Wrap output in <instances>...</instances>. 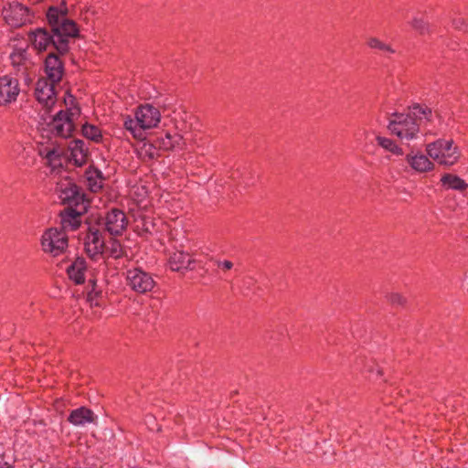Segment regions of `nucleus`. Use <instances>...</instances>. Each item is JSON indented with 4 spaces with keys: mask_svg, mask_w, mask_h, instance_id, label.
<instances>
[{
    "mask_svg": "<svg viewBox=\"0 0 468 468\" xmlns=\"http://www.w3.org/2000/svg\"><path fill=\"white\" fill-rule=\"evenodd\" d=\"M66 109L58 111L51 122L52 133L62 138H69L75 131V121L80 115V109L75 103V98L69 93L64 97Z\"/></svg>",
    "mask_w": 468,
    "mask_h": 468,
    "instance_id": "nucleus-3",
    "label": "nucleus"
},
{
    "mask_svg": "<svg viewBox=\"0 0 468 468\" xmlns=\"http://www.w3.org/2000/svg\"><path fill=\"white\" fill-rule=\"evenodd\" d=\"M367 46L371 49H376L384 53L393 54L395 50L393 48L376 37H370L367 39Z\"/></svg>",
    "mask_w": 468,
    "mask_h": 468,
    "instance_id": "nucleus-31",
    "label": "nucleus"
},
{
    "mask_svg": "<svg viewBox=\"0 0 468 468\" xmlns=\"http://www.w3.org/2000/svg\"><path fill=\"white\" fill-rule=\"evenodd\" d=\"M431 110L427 106L414 105L410 112L393 113L389 117L388 129L400 140H413L420 133L422 119L431 120Z\"/></svg>",
    "mask_w": 468,
    "mask_h": 468,
    "instance_id": "nucleus-1",
    "label": "nucleus"
},
{
    "mask_svg": "<svg viewBox=\"0 0 468 468\" xmlns=\"http://www.w3.org/2000/svg\"><path fill=\"white\" fill-rule=\"evenodd\" d=\"M409 165L417 173H426L433 170L434 164L421 153H410L405 157Z\"/></svg>",
    "mask_w": 468,
    "mask_h": 468,
    "instance_id": "nucleus-20",
    "label": "nucleus"
},
{
    "mask_svg": "<svg viewBox=\"0 0 468 468\" xmlns=\"http://www.w3.org/2000/svg\"><path fill=\"white\" fill-rule=\"evenodd\" d=\"M141 154L147 156L149 159H154L157 156L156 147L152 144H144L141 148Z\"/></svg>",
    "mask_w": 468,
    "mask_h": 468,
    "instance_id": "nucleus-35",
    "label": "nucleus"
},
{
    "mask_svg": "<svg viewBox=\"0 0 468 468\" xmlns=\"http://www.w3.org/2000/svg\"><path fill=\"white\" fill-rule=\"evenodd\" d=\"M410 27L420 35H428L431 32L430 23L420 16H415L410 22Z\"/></svg>",
    "mask_w": 468,
    "mask_h": 468,
    "instance_id": "nucleus-30",
    "label": "nucleus"
},
{
    "mask_svg": "<svg viewBox=\"0 0 468 468\" xmlns=\"http://www.w3.org/2000/svg\"><path fill=\"white\" fill-rule=\"evenodd\" d=\"M2 16L5 22L11 27L19 28L34 23L36 12L17 1L4 5Z\"/></svg>",
    "mask_w": 468,
    "mask_h": 468,
    "instance_id": "nucleus-5",
    "label": "nucleus"
},
{
    "mask_svg": "<svg viewBox=\"0 0 468 468\" xmlns=\"http://www.w3.org/2000/svg\"><path fill=\"white\" fill-rule=\"evenodd\" d=\"M426 152L439 165L451 166L456 164L461 156L458 147L452 140H437L427 144Z\"/></svg>",
    "mask_w": 468,
    "mask_h": 468,
    "instance_id": "nucleus-4",
    "label": "nucleus"
},
{
    "mask_svg": "<svg viewBox=\"0 0 468 468\" xmlns=\"http://www.w3.org/2000/svg\"><path fill=\"white\" fill-rule=\"evenodd\" d=\"M156 145L165 151L183 149L186 145L184 137L178 133L166 132L156 140Z\"/></svg>",
    "mask_w": 468,
    "mask_h": 468,
    "instance_id": "nucleus-19",
    "label": "nucleus"
},
{
    "mask_svg": "<svg viewBox=\"0 0 468 468\" xmlns=\"http://www.w3.org/2000/svg\"><path fill=\"white\" fill-rule=\"evenodd\" d=\"M126 284L134 292L144 294L152 292L156 282L152 273L145 271L140 267L127 270Z\"/></svg>",
    "mask_w": 468,
    "mask_h": 468,
    "instance_id": "nucleus-10",
    "label": "nucleus"
},
{
    "mask_svg": "<svg viewBox=\"0 0 468 468\" xmlns=\"http://www.w3.org/2000/svg\"><path fill=\"white\" fill-rule=\"evenodd\" d=\"M56 191L63 204H68L69 207H80L81 210H87L90 201L72 180H61L57 184Z\"/></svg>",
    "mask_w": 468,
    "mask_h": 468,
    "instance_id": "nucleus-6",
    "label": "nucleus"
},
{
    "mask_svg": "<svg viewBox=\"0 0 468 468\" xmlns=\"http://www.w3.org/2000/svg\"><path fill=\"white\" fill-rule=\"evenodd\" d=\"M68 8L63 2L60 6H50L47 12V19L54 33L56 49L64 54L69 49V38L78 35L79 29L76 23L67 17Z\"/></svg>",
    "mask_w": 468,
    "mask_h": 468,
    "instance_id": "nucleus-2",
    "label": "nucleus"
},
{
    "mask_svg": "<svg viewBox=\"0 0 468 468\" xmlns=\"http://www.w3.org/2000/svg\"><path fill=\"white\" fill-rule=\"evenodd\" d=\"M123 127L128 131L133 138L143 140L144 138V129L141 127L138 119H134L127 115L123 118Z\"/></svg>",
    "mask_w": 468,
    "mask_h": 468,
    "instance_id": "nucleus-26",
    "label": "nucleus"
},
{
    "mask_svg": "<svg viewBox=\"0 0 468 468\" xmlns=\"http://www.w3.org/2000/svg\"><path fill=\"white\" fill-rule=\"evenodd\" d=\"M20 93L19 81L11 75L0 76V107H7L16 101Z\"/></svg>",
    "mask_w": 468,
    "mask_h": 468,
    "instance_id": "nucleus-11",
    "label": "nucleus"
},
{
    "mask_svg": "<svg viewBox=\"0 0 468 468\" xmlns=\"http://www.w3.org/2000/svg\"><path fill=\"white\" fill-rule=\"evenodd\" d=\"M194 263L193 257L183 250L174 251L168 259V266L173 271L193 270Z\"/></svg>",
    "mask_w": 468,
    "mask_h": 468,
    "instance_id": "nucleus-18",
    "label": "nucleus"
},
{
    "mask_svg": "<svg viewBox=\"0 0 468 468\" xmlns=\"http://www.w3.org/2000/svg\"><path fill=\"white\" fill-rule=\"evenodd\" d=\"M42 250L53 257L63 254L69 245L67 234L57 228L46 229L40 239Z\"/></svg>",
    "mask_w": 468,
    "mask_h": 468,
    "instance_id": "nucleus-8",
    "label": "nucleus"
},
{
    "mask_svg": "<svg viewBox=\"0 0 468 468\" xmlns=\"http://www.w3.org/2000/svg\"><path fill=\"white\" fill-rule=\"evenodd\" d=\"M81 133L85 138H87L94 143L98 144L102 141L101 131L96 125L85 123L82 125Z\"/></svg>",
    "mask_w": 468,
    "mask_h": 468,
    "instance_id": "nucleus-29",
    "label": "nucleus"
},
{
    "mask_svg": "<svg viewBox=\"0 0 468 468\" xmlns=\"http://www.w3.org/2000/svg\"><path fill=\"white\" fill-rule=\"evenodd\" d=\"M104 253H107L109 257L113 259H120L123 255V249L118 240L112 239L110 242V246L108 248L105 247Z\"/></svg>",
    "mask_w": 468,
    "mask_h": 468,
    "instance_id": "nucleus-32",
    "label": "nucleus"
},
{
    "mask_svg": "<svg viewBox=\"0 0 468 468\" xmlns=\"http://www.w3.org/2000/svg\"><path fill=\"white\" fill-rule=\"evenodd\" d=\"M69 159L77 166H81L87 162L89 151L82 140H72L69 144Z\"/></svg>",
    "mask_w": 468,
    "mask_h": 468,
    "instance_id": "nucleus-21",
    "label": "nucleus"
},
{
    "mask_svg": "<svg viewBox=\"0 0 468 468\" xmlns=\"http://www.w3.org/2000/svg\"><path fill=\"white\" fill-rule=\"evenodd\" d=\"M376 140L379 146L391 153L392 154L397 156H402L404 154L403 149L392 139L383 136H377Z\"/></svg>",
    "mask_w": 468,
    "mask_h": 468,
    "instance_id": "nucleus-28",
    "label": "nucleus"
},
{
    "mask_svg": "<svg viewBox=\"0 0 468 468\" xmlns=\"http://www.w3.org/2000/svg\"><path fill=\"white\" fill-rule=\"evenodd\" d=\"M27 40L37 52L48 50L49 47L56 48L57 38L45 27H37L27 33Z\"/></svg>",
    "mask_w": 468,
    "mask_h": 468,
    "instance_id": "nucleus-12",
    "label": "nucleus"
},
{
    "mask_svg": "<svg viewBox=\"0 0 468 468\" xmlns=\"http://www.w3.org/2000/svg\"><path fill=\"white\" fill-rule=\"evenodd\" d=\"M134 116L144 130L156 127L161 121L159 109L150 103L142 104L137 107Z\"/></svg>",
    "mask_w": 468,
    "mask_h": 468,
    "instance_id": "nucleus-15",
    "label": "nucleus"
},
{
    "mask_svg": "<svg viewBox=\"0 0 468 468\" xmlns=\"http://www.w3.org/2000/svg\"><path fill=\"white\" fill-rule=\"evenodd\" d=\"M105 229L112 236L122 235L128 226L125 213L118 208L108 211L103 218Z\"/></svg>",
    "mask_w": 468,
    "mask_h": 468,
    "instance_id": "nucleus-14",
    "label": "nucleus"
},
{
    "mask_svg": "<svg viewBox=\"0 0 468 468\" xmlns=\"http://www.w3.org/2000/svg\"><path fill=\"white\" fill-rule=\"evenodd\" d=\"M0 468H10V467L5 463H0Z\"/></svg>",
    "mask_w": 468,
    "mask_h": 468,
    "instance_id": "nucleus-39",
    "label": "nucleus"
},
{
    "mask_svg": "<svg viewBox=\"0 0 468 468\" xmlns=\"http://www.w3.org/2000/svg\"><path fill=\"white\" fill-rule=\"evenodd\" d=\"M85 178L87 186L91 192H97L101 189L105 179L102 172L93 166L87 168Z\"/></svg>",
    "mask_w": 468,
    "mask_h": 468,
    "instance_id": "nucleus-24",
    "label": "nucleus"
},
{
    "mask_svg": "<svg viewBox=\"0 0 468 468\" xmlns=\"http://www.w3.org/2000/svg\"><path fill=\"white\" fill-rule=\"evenodd\" d=\"M87 210H81L80 207H69L60 213L61 230L74 231L80 228L82 222V215Z\"/></svg>",
    "mask_w": 468,
    "mask_h": 468,
    "instance_id": "nucleus-16",
    "label": "nucleus"
},
{
    "mask_svg": "<svg viewBox=\"0 0 468 468\" xmlns=\"http://www.w3.org/2000/svg\"><path fill=\"white\" fill-rule=\"evenodd\" d=\"M55 84L44 78L39 79L36 84V99L47 111H50L57 101Z\"/></svg>",
    "mask_w": 468,
    "mask_h": 468,
    "instance_id": "nucleus-13",
    "label": "nucleus"
},
{
    "mask_svg": "<svg viewBox=\"0 0 468 468\" xmlns=\"http://www.w3.org/2000/svg\"><path fill=\"white\" fill-rule=\"evenodd\" d=\"M135 230L138 232L140 236L145 234H152L154 230V218L142 215L135 218Z\"/></svg>",
    "mask_w": 468,
    "mask_h": 468,
    "instance_id": "nucleus-27",
    "label": "nucleus"
},
{
    "mask_svg": "<svg viewBox=\"0 0 468 468\" xmlns=\"http://www.w3.org/2000/svg\"><path fill=\"white\" fill-rule=\"evenodd\" d=\"M363 370L368 372L370 374V378H373L374 376L378 378V376L381 375V370L379 369L378 366L375 364L374 361L367 362L365 365Z\"/></svg>",
    "mask_w": 468,
    "mask_h": 468,
    "instance_id": "nucleus-36",
    "label": "nucleus"
},
{
    "mask_svg": "<svg viewBox=\"0 0 468 468\" xmlns=\"http://www.w3.org/2000/svg\"><path fill=\"white\" fill-rule=\"evenodd\" d=\"M11 65L17 73L29 77L35 73L37 65V54L29 46L15 47L10 53Z\"/></svg>",
    "mask_w": 468,
    "mask_h": 468,
    "instance_id": "nucleus-7",
    "label": "nucleus"
},
{
    "mask_svg": "<svg viewBox=\"0 0 468 468\" xmlns=\"http://www.w3.org/2000/svg\"><path fill=\"white\" fill-rule=\"evenodd\" d=\"M87 264L83 258H77L68 268L69 278L76 284H82L86 279Z\"/></svg>",
    "mask_w": 468,
    "mask_h": 468,
    "instance_id": "nucleus-23",
    "label": "nucleus"
},
{
    "mask_svg": "<svg viewBox=\"0 0 468 468\" xmlns=\"http://www.w3.org/2000/svg\"><path fill=\"white\" fill-rule=\"evenodd\" d=\"M54 155H56V152L54 150H50L47 153L46 158L49 161H52Z\"/></svg>",
    "mask_w": 468,
    "mask_h": 468,
    "instance_id": "nucleus-38",
    "label": "nucleus"
},
{
    "mask_svg": "<svg viewBox=\"0 0 468 468\" xmlns=\"http://www.w3.org/2000/svg\"><path fill=\"white\" fill-rule=\"evenodd\" d=\"M96 419L97 416L94 412L86 407L73 410L68 417V420L75 426H85L86 424L93 423Z\"/></svg>",
    "mask_w": 468,
    "mask_h": 468,
    "instance_id": "nucleus-22",
    "label": "nucleus"
},
{
    "mask_svg": "<svg viewBox=\"0 0 468 468\" xmlns=\"http://www.w3.org/2000/svg\"><path fill=\"white\" fill-rule=\"evenodd\" d=\"M45 73L48 80L58 83L64 74V66L59 57L50 53L45 59Z\"/></svg>",
    "mask_w": 468,
    "mask_h": 468,
    "instance_id": "nucleus-17",
    "label": "nucleus"
},
{
    "mask_svg": "<svg viewBox=\"0 0 468 468\" xmlns=\"http://www.w3.org/2000/svg\"><path fill=\"white\" fill-rule=\"evenodd\" d=\"M441 184L445 190L452 189L462 192L468 188V184L460 176L453 174H444L441 177Z\"/></svg>",
    "mask_w": 468,
    "mask_h": 468,
    "instance_id": "nucleus-25",
    "label": "nucleus"
},
{
    "mask_svg": "<svg viewBox=\"0 0 468 468\" xmlns=\"http://www.w3.org/2000/svg\"><path fill=\"white\" fill-rule=\"evenodd\" d=\"M214 264L224 274L227 273L229 271H230L234 267V263L229 260L215 259Z\"/></svg>",
    "mask_w": 468,
    "mask_h": 468,
    "instance_id": "nucleus-34",
    "label": "nucleus"
},
{
    "mask_svg": "<svg viewBox=\"0 0 468 468\" xmlns=\"http://www.w3.org/2000/svg\"><path fill=\"white\" fill-rule=\"evenodd\" d=\"M387 301L393 306H403L407 299L398 292H391L386 295Z\"/></svg>",
    "mask_w": 468,
    "mask_h": 468,
    "instance_id": "nucleus-33",
    "label": "nucleus"
},
{
    "mask_svg": "<svg viewBox=\"0 0 468 468\" xmlns=\"http://www.w3.org/2000/svg\"><path fill=\"white\" fill-rule=\"evenodd\" d=\"M452 26L456 29H463L465 27V22L463 18H456L452 20Z\"/></svg>",
    "mask_w": 468,
    "mask_h": 468,
    "instance_id": "nucleus-37",
    "label": "nucleus"
},
{
    "mask_svg": "<svg viewBox=\"0 0 468 468\" xmlns=\"http://www.w3.org/2000/svg\"><path fill=\"white\" fill-rule=\"evenodd\" d=\"M84 250L89 257L97 260L103 257L105 239L100 223L90 224L83 238Z\"/></svg>",
    "mask_w": 468,
    "mask_h": 468,
    "instance_id": "nucleus-9",
    "label": "nucleus"
}]
</instances>
